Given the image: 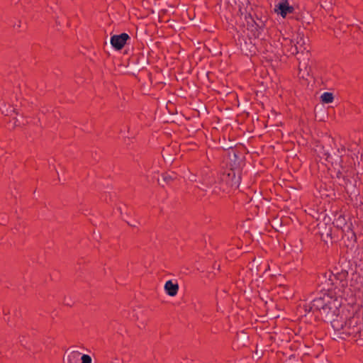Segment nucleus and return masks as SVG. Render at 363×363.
<instances>
[{
  "label": "nucleus",
  "mask_w": 363,
  "mask_h": 363,
  "mask_svg": "<svg viewBox=\"0 0 363 363\" xmlns=\"http://www.w3.org/2000/svg\"><path fill=\"white\" fill-rule=\"evenodd\" d=\"M344 263L338 262L337 266L318 275V286L320 294H327L333 298L342 296L350 285L348 279L349 269L352 270L350 260H345Z\"/></svg>",
  "instance_id": "nucleus-1"
},
{
  "label": "nucleus",
  "mask_w": 363,
  "mask_h": 363,
  "mask_svg": "<svg viewBox=\"0 0 363 363\" xmlns=\"http://www.w3.org/2000/svg\"><path fill=\"white\" fill-rule=\"evenodd\" d=\"M325 298L327 304L325 307V311H323V322H330L333 332H339L345 325L347 315H349L348 306L342 307L337 298L327 295Z\"/></svg>",
  "instance_id": "nucleus-2"
},
{
  "label": "nucleus",
  "mask_w": 363,
  "mask_h": 363,
  "mask_svg": "<svg viewBox=\"0 0 363 363\" xmlns=\"http://www.w3.org/2000/svg\"><path fill=\"white\" fill-rule=\"evenodd\" d=\"M326 296L327 294H318L309 303H305L303 307L299 306L300 313H302V310L303 312L301 317L304 323L313 324L323 322V311H325V307L327 304Z\"/></svg>",
  "instance_id": "nucleus-3"
},
{
  "label": "nucleus",
  "mask_w": 363,
  "mask_h": 363,
  "mask_svg": "<svg viewBox=\"0 0 363 363\" xmlns=\"http://www.w3.org/2000/svg\"><path fill=\"white\" fill-rule=\"evenodd\" d=\"M247 18V29L255 38H262V34L266 30V23L269 18L267 11L264 13L261 9H256L252 10V14H248Z\"/></svg>",
  "instance_id": "nucleus-4"
},
{
  "label": "nucleus",
  "mask_w": 363,
  "mask_h": 363,
  "mask_svg": "<svg viewBox=\"0 0 363 363\" xmlns=\"http://www.w3.org/2000/svg\"><path fill=\"white\" fill-rule=\"evenodd\" d=\"M240 179L241 177H237L235 169L232 168L218 173V186L213 187L212 192L218 194L220 191L228 193L231 189H237Z\"/></svg>",
  "instance_id": "nucleus-5"
},
{
  "label": "nucleus",
  "mask_w": 363,
  "mask_h": 363,
  "mask_svg": "<svg viewBox=\"0 0 363 363\" xmlns=\"http://www.w3.org/2000/svg\"><path fill=\"white\" fill-rule=\"evenodd\" d=\"M335 223L320 222L316 225L318 233H316L320 238V240L324 242V245L329 247L334 243H337L342 240V232L339 229H334Z\"/></svg>",
  "instance_id": "nucleus-6"
},
{
  "label": "nucleus",
  "mask_w": 363,
  "mask_h": 363,
  "mask_svg": "<svg viewBox=\"0 0 363 363\" xmlns=\"http://www.w3.org/2000/svg\"><path fill=\"white\" fill-rule=\"evenodd\" d=\"M358 174V172H350L347 175L345 176V179L343 178L342 187L351 199H352V196L359 195V188L362 186Z\"/></svg>",
  "instance_id": "nucleus-7"
},
{
  "label": "nucleus",
  "mask_w": 363,
  "mask_h": 363,
  "mask_svg": "<svg viewBox=\"0 0 363 363\" xmlns=\"http://www.w3.org/2000/svg\"><path fill=\"white\" fill-rule=\"evenodd\" d=\"M334 164L350 172H358L356 169V165L357 164L359 166V162L358 160V155L353 152L352 150H347V152L345 155L335 157Z\"/></svg>",
  "instance_id": "nucleus-8"
},
{
  "label": "nucleus",
  "mask_w": 363,
  "mask_h": 363,
  "mask_svg": "<svg viewBox=\"0 0 363 363\" xmlns=\"http://www.w3.org/2000/svg\"><path fill=\"white\" fill-rule=\"evenodd\" d=\"M361 328L349 327L345 323L339 332L333 333V340L340 342V341H355Z\"/></svg>",
  "instance_id": "nucleus-9"
},
{
  "label": "nucleus",
  "mask_w": 363,
  "mask_h": 363,
  "mask_svg": "<svg viewBox=\"0 0 363 363\" xmlns=\"http://www.w3.org/2000/svg\"><path fill=\"white\" fill-rule=\"evenodd\" d=\"M359 304L348 305L349 315H347V323L349 327L362 328L363 326V312L361 313L360 308Z\"/></svg>",
  "instance_id": "nucleus-10"
},
{
  "label": "nucleus",
  "mask_w": 363,
  "mask_h": 363,
  "mask_svg": "<svg viewBox=\"0 0 363 363\" xmlns=\"http://www.w3.org/2000/svg\"><path fill=\"white\" fill-rule=\"evenodd\" d=\"M314 152L320 160H325L326 162H330L332 165L334 164V159L330 152L333 150L331 145L323 140H317L313 148Z\"/></svg>",
  "instance_id": "nucleus-11"
},
{
  "label": "nucleus",
  "mask_w": 363,
  "mask_h": 363,
  "mask_svg": "<svg viewBox=\"0 0 363 363\" xmlns=\"http://www.w3.org/2000/svg\"><path fill=\"white\" fill-rule=\"evenodd\" d=\"M354 270L351 274L350 286L354 291H360L363 289V262L357 264L354 261Z\"/></svg>",
  "instance_id": "nucleus-12"
},
{
  "label": "nucleus",
  "mask_w": 363,
  "mask_h": 363,
  "mask_svg": "<svg viewBox=\"0 0 363 363\" xmlns=\"http://www.w3.org/2000/svg\"><path fill=\"white\" fill-rule=\"evenodd\" d=\"M315 185L321 199H327L328 202L337 199L334 184L332 182L326 183L320 181Z\"/></svg>",
  "instance_id": "nucleus-13"
},
{
  "label": "nucleus",
  "mask_w": 363,
  "mask_h": 363,
  "mask_svg": "<svg viewBox=\"0 0 363 363\" xmlns=\"http://www.w3.org/2000/svg\"><path fill=\"white\" fill-rule=\"evenodd\" d=\"M130 40L131 38L128 33H121L111 35L110 39L108 40V43L114 50L121 51L125 45H130Z\"/></svg>",
  "instance_id": "nucleus-14"
},
{
  "label": "nucleus",
  "mask_w": 363,
  "mask_h": 363,
  "mask_svg": "<svg viewBox=\"0 0 363 363\" xmlns=\"http://www.w3.org/2000/svg\"><path fill=\"white\" fill-rule=\"evenodd\" d=\"M290 18L301 22L304 28H306L307 26L311 25L314 21L311 13L306 9L300 10L298 5L295 9L294 13L290 16Z\"/></svg>",
  "instance_id": "nucleus-15"
},
{
  "label": "nucleus",
  "mask_w": 363,
  "mask_h": 363,
  "mask_svg": "<svg viewBox=\"0 0 363 363\" xmlns=\"http://www.w3.org/2000/svg\"><path fill=\"white\" fill-rule=\"evenodd\" d=\"M296 6L291 5L289 0H279L275 4L274 11L279 16L286 18L289 15L294 13Z\"/></svg>",
  "instance_id": "nucleus-16"
},
{
  "label": "nucleus",
  "mask_w": 363,
  "mask_h": 363,
  "mask_svg": "<svg viewBox=\"0 0 363 363\" xmlns=\"http://www.w3.org/2000/svg\"><path fill=\"white\" fill-rule=\"evenodd\" d=\"M236 45L240 50L241 52L247 56H252L256 52V47L253 45L249 39V42H247L243 35H238V40H235Z\"/></svg>",
  "instance_id": "nucleus-17"
},
{
  "label": "nucleus",
  "mask_w": 363,
  "mask_h": 363,
  "mask_svg": "<svg viewBox=\"0 0 363 363\" xmlns=\"http://www.w3.org/2000/svg\"><path fill=\"white\" fill-rule=\"evenodd\" d=\"M228 23V30L235 31L239 33L240 31L245 32V19L231 13L230 16H225Z\"/></svg>",
  "instance_id": "nucleus-18"
},
{
  "label": "nucleus",
  "mask_w": 363,
  "mask_h": 363,
  "mask_svg": "<svg viewBox=\"0 0 363 363\" xmlns=\"http://www.w3.org/2000/svg\"><path fill=\"white\" fill-rule=\"evenodd\" d=\"M201 183L206 188H211L218 186V173L207 170L201 172Z\"/></svg>",
  "instance_id": "nucleus-19"
},
{
  "label": "nucleus",
  "mask_w": 363,
  "mask_h": 363,
  "mask_svg": "<svg viewBox=\"0 0 363 363\" xmlns=\"http://www.w3.org/2000/svg\"><path fill=\"white\" fill-rule=\"evenodd\" d=\"M150 61L149 57L145 55L143 52H138L132 54L128 60L127 65H135V67L139 66H145L150 64Z\"/></svg>",
  "instance_id": "nucleus-20"
},
{
  "label": "nucleus",
  "mask_w": 363,
  "mask_h": 363,
  "mask_svg": "<svg viewBox=\"0 0 363 363\" xmlns=\"http://www.w3.org/2000/svg\"><path fill=\"white\" fill-rule=\"evenodd\" d=\"M162 69L156 67L155 74L152 76V72H147V78L150 83L151 86L155 88H158L160 85L164 86L168 82V79H162Z\"/></svg>",
  "instance_id": "nucleus-21"
},
{
  "label": "nucleus",
  "mask_w": 363,
  "mask_h": 363,
  "mask_svg": "<svg viewBox=\"0 0 363 363\" xmlns=\"http://www.w3.org/2000/svg\"><path fill=\"white\" fill-rule=\"evenodd\" d=\"M347 230L345 232V237L342 239L344 240L345 246L350 250H354V247L358 245L357 238L354 230L350 226L347 225Z\"/></svg>",
  "instance_id": "nucleus-22"
},
{
  "label": "nucleus",
  "mask_w": 363,
  "mask_h": 363,
  "mask_svg": "<svg viewBox=\"0 0 363 363\" xmlns=\"http://www.w3.org/2000/svg\"><path fill=\"white\" fill-rule=\"evenodd\" d=\"M298 77L301 79L303 81L305 82L304 84H306L307 86H309L310 83L312 82L311 84V89L313 86V84L318 82L315 79V77L313 76V74L312 73V68L311 67H306L304 70H302L300 67L298 69Z\"/></svg>",
  "instance_id": "nucleus-23"
},
{
  "label": "nucleus",
  "mask_w": 363,
  "mask_h": 363,
  "mask_svg": "<svg viewBox=\"0 0 363 363\" xmlns=\"http://www.w3.org/2000/svg\"><path fill=\"white\" fill-rule=\"evenodd\" d=\"M82 354L74 350V346L70 347L65 351L63 362L64 363H79Z\"/></svg>",
  "instance_id": "nucleus-24"
},
{
  "label": "nucleus",
  "mask_w": 363,
  "mask_h": 363,
  "mask_svg": "<svg viewBox=\"0 0 363 363\" xmlns=\"http://www.w3.org/2000/svg\"><path fill=\"white\" fill-rule=\"evenodd\" d=\"M283 48V53L286 55H296L299 53L297 44H294L293 40L289 38H284V43H281Z\"/></svg>",
  "instance_id": "nucleus-25"
},
{
  "label": "nucleus",
  "mask_w": 363,
  "mask_h": 363,
  "mask_svg": "<svg viewBox=\"0 0 363 363\" xmlns=\"http://www.w3.org/2000/svg\"><path fill=\"white\" fill-rule=\"evenodd\" d=\"M248 6H250V2L249 0H241L240 3L238 4V10L236 11L234 15L242 18L244 16V19L247 22V16L248 14H252V8L250 7V10L248 11Z\"/></svg>",
  "instance_id": "nucleus-26"
},
{
  "label": "nucleus",
  "mask_w": 363,
  "mask_h": 363,
  "mask_svg": "<svg viewBox=\"0 0 363 363\" xmlns=\"http://www.w3.org/2000/svg\"><path fill=\"white\" fill-rule=\"evenodd\" d=\"M233 159L231 160L232 162V169H242L245 165V156L243 154L240 153L239 151H233Z\"/></svg>",
  "instance_id": "nucleus-27"
},
{
  "label": "nucleus",
  "mask_w": 363,
  "mask_h": 363,
  "mask_svg": "<svg viewBox=\"0 0 363 363\" xmlns=\"http://www.w3.org/2000/svg\"><path fill=\"white\" fill-rule=\"evenodd\" d=\"M165 293L169 296H175L179 290V284L177 280H168L164 284Z\"/></svg>",
  "instance_id": "nucleus-28"
},
{
  "label": "nucleus",
  "mask_w": 363,
  "mask_h": 363,
  "mask_svg": "<svg viewBox=\"0 0 363 363\" xmlns=\"http://www.w3.org/2000/svg\"><path fill=\"white\" fill-rule=\"evenodd\" d=\"M127 67H128V70L132 71L129 74L134 76L139 82L142 80V75L143 74H145L147 76V72H150L145 67V66L135 67V65H127Z\"/></svg>",
  "instance_id": "nucleus-29"
},
{
  "label": "nucleus",
  "mask_w": 363,
  "mask_h": 363,
  "mask_svg": "<svg viewBox=\"0 0 363 363\" xmlns=\"http://www.w3.org/2000/svg\"><path fill=\"white\" fill-rule=\"evenodd\" d=\"M176 179V177H173L168 172H164L161 174V177L157 179V182L159 185L162 186V187L164 186V184H171L172 182L174 181Z\"/></svg>",
  "instance_id": "nucleus-30"
},
{
  "label": "nucleus",
  "mask_w": 363,
  "mask_h": 363,
  "mask_svg": "<svg viewBox=\"0 0 363 363\" xmlns=\"http://www.w3.org/2000/svg\"><path fill=\"white\" fill-rule=\"evenodd\" d=\"M335 223L334 229H339L342 232V238L345 237V230L342 228L343 226L347 225V222L345 219V216L340 214L337 219L333 221Z\"/></svg>",
  "instance_id": "nucleus-31"
},
{
  "label": "nucleus",
  "mask_w": 363,
  "mask_h": 363,
  "mask_svg": "<svg viewBox=\"0 0 363 363\" xmlns=\"http://www.w3.org/2000/svg\"><path fill=\"white\" fill-rule=\"evenodd\" d=\"M350 172L349 170H346L343 169L342 167H339L337 169L335 167H334V174H331V177L333 179L336 178L337 179H340L342 177H345V175H347Z\"/></svg>",
  "instance_id": "nucleus-32"
},
{
  "label": "nucleus",
  "mask_w": 363,
  "mask_h": 363,
  "mask_svg": "<svg viewBox=\"0 0 363 363\" xmlns=\"http://www.w3.org/2000/svg\"><path fill=\"white\" fill-rule=\"evenodd\" d=\"M238 142L235 141L234 138H232L230 137L228 138V143H221V148L223 151H226L228 150H232L233 151L235 150V148L236 147Z\"/></svg>",
  "instance_id": "nucleus-33"
},
{
  "label": "nucleus",
  "mask_w": 363,
  "mask_h": 363,
  "mask_svg": "<svg viewBox=\"0 0 363 363\" xmlns=\"http://www.w3.org/2000/svg\"><path fill=\"white\" fill-rule=\"evenodd\" d=\"M334 94L332 92H324L320 96V101L322 104H330L334 100Z\"/></svg>",
  "instance_id": "nucleus-34"
},
{
  "label": "nucleus",
  "mask_w": 363,
  "mask_h": 363,
  "mask_svg": "<svg viewBox=\"0 0 363 363\" xmlns=\"http://www.w3.org/2000/svg\"><path fill=\"white\" fill-rule=\"evenodd\" d=\"M354 249V258L357 260H359L360 263L363 259V247H359V244L357 245Z\"/></svg>",
  "instance_id": "nucleus-35"
},
{
  "label": "nucleus",
  "mask_w": 363,
  "mask_h": 363,
  "mask_svg": "<svg viewBox=\"0 0 363 363\" xmlns=\"http://www.w3.org/2000/svg\"><path fill=\"white\" fill-rule=\"evenodd\" d=\"M303 34L301 36L297 37L296 44L298 45V50L301 52H303L304 50H306V48L305 47V42H304V38Z\"/></svg>",
  "instance_id": "nucleus-36"
},
{
  "label": "nucleus",
  "mask_w": 363,
  "mask_h": 363,
  "mask_svg": "<svg viewBox=\"0 0 363 363\" xmlns=\"http://www.w3.org/2000/svg\"><path fill=\"white\" fill-rule=\"evenodd\" d=\"M272 228H274L277 231H285L284 225L281 220L279 219H276L274 222V225Z\"/></svg>",
  "instance_id": "nucleus-37"
},
{
  "label": "nucleus",
  "mask_w": 363,
  "mask_h": 363,
  "mask_svg": "<svg viewBox=\"0 0 363 363\" xmlns=\"http://www.w3.org/2000/svg\"><path fill=\"white\" fill-rule=\"evenodd\" d=\"M236 145L237 146L235 148V151H239V152L243 154V155L249 152L247 148L245 146L243 143H237Z\"/></svg>",
  "instance_id": "nucleus-38"
},
{
  "label": "nucleus",
  "mask_w": 363,
  "mask_h": 363,
  "mask_svg": "<svg viewBox=\"0 0 363 363\" xmlns=\"http://www.w3.org/2000/svg\"><path fill=\"white\" fill-rule=\"evenodd\" d=\"M361 187L359 188V195L357 196H352V199L355 201L356 205L363 204V191L361 192Z\"/></svg>",
  "instance_id": "nucleus-39"
},
{
  "label": "nucleus",
  "mask_w": 363,
  "mask_h": 363,
  "mask_svg": "<svg viewBox=\"0 0 363 363\" xmlns=\"http://www.w3.org/2000/svg\"><path fill=\"white\" fill-rule=\"evenodd\" d=\"M1 113L3 114H4L5 116H12V113H14L16 115H18V112L16 111V109L11 105L8 106V108L6 111L1 110Z\"/></svg>",
  "instance_id": "nucleus-40"
},
{
  "label": "nucleus",
  "mask_w": 363,
  "mask_h": 363,
  "mask_svg": "<svg viewBox=\"0 0 363 363\" xmlns=\"http://www.w3.org/2000/svg\"><path fill=\"white\" fill-rule=\"evenodd\" d=\"M356 344L359 346L363 347V326L360 329V332L358 333L357 339L355 338Z\"/></svg>",
  "instance_id": "nucleus-41"
},
{
  "label": "nucleus",
  "mask_w": 363,
  "mask_h": 363,
  "mask_svg": "<svg viewBox=\"0 0 363 363\" xmlns=\"http://www.w3.org/2000/svg\"><path fill=\"white\" fill-rule=\"evenodd\" d=\"M253 261H256L255 264V268L254 271L257 272V274H259V272L261 271V266H262V259L259 258L256 260L255 257L254 258Z\"/></svg>",
  "instance_id": "nucleus-42"
},
{
  "label": "nucleus",
  "mask_w": 363,
  "mask_h": 363,
  "mask_svg": "<svg viewBox=\"0 0 363 363\" xmlns=\"http://www.w3.org/2000/svg\"><path fill=\"white\" fill-rule=\"evenodd\" d=\"M91 357L89 354H82L79 363H91Z\"/></svg>",
  "instance_id": "nucleus-43"
},
{
  "label": "nucleus",
  "mask_w": 363,
  "mask_h": 363,
  "mask_svg": "<svg viewBox=\"0 0 363 363\" xmlns=\"http://www.w3.org/2000/svg\"><path fill=\"white\" fill-rule=\"evenodd\" d=\"M257 347H258V345L257 344L256 345V350L255 351L254 357L256 358V359H260L264 356V352L263 351H260V350L258 351L257 350Z\"/></svg>",
  "instance_id": "nucleus-44"
},
{
  "label": "nucleus",
  "mask_w": 363,
  "mask_h": 363,
  "mask_svg": "<svg viewBox=\"0 0 363 363\" xmlns=\"http://www.w3.org/2000/svg\"><path fill=\"white\" fill-rule=\"evenodd\" d=\"M354 29L355 30L353 31L354 37L355 35L363 37V28L362 27L355 28Z\"/></svg>",
  "instance_id": "nucleus-45"
},
{
  "label": "nucleus",
  "mask_w": 363,
  "mask_h": 363,
  "mask_svg": "<svg viewBox=\"0 0 363 363\" xmlns=\"http://www.w3.org/2000/svg\"><path fill=\"white\" fill-rule=\"evenodd\" d=\"M194 107H196V108L198 107L199 110L200 111H201V112H207V113H208V107H207V106L206 104H201L199 105L196 104L194 106Z\"/></svg>",
  "instance_id": "nucleus-46"
},
{
  "label": "nucleus",
  "mask_w": 363,
  "mask_h": 363,
  "mask_svg": "<svg viewBox=\"0 0 363 363\" xmlns=\"http://www.w3.org/2000/svg\"><path fill=\"white\" fill-rule=\"evenodd\" d=\"M166 108H167V109H169L167 106H166ZM168 111H169V113L172 115V118H173L172 122H175L176 121H179V117L177 115V111L175 113L171 111L170 110H168Z\"/></svg>",
  "instance_id": "nucleus-47"
},
{
  "label": "nucleus",
  "mask_w": 363,
  "mask_h": 363,
  "mask_svg": "<svg viewBox=\"0 0 363 363\" xmlns=\"http://www.w3.org/2000/svg\"><path fill=\"white\" fill-rule=\"evenodd\" d=\"M315 115L318 113H320V112H324V106H323V104H321V105H316L315 107Z\"/></svg>",
  "instance_id": "nucleus-48"
},
{
  "label": "nucleus",
  "mask_w": 363,
  "mask_h": 363,
  "mask_svg": "<svg viewBox=\"0 0 363 363\" xmlns=\"http://www.w3.org/2000/svg\"><path fill=\"white\" fill-rule=\"evenodd\" d=\"M169 27L172 28V29H174V30H177L181 28L179 24H178L175 21H172L171 22Z\"/></svg>",
  "instance_id": "nucleus-49"
},
{
  "label": "nucleus",
  "mask_w": 363,
  "mask_h": 363,
  "mask_svg": "<svg viewBox=\"0 0 363 363\" xmlns=\"http://www.w3.org/2000/svg\"><path fill=\"white\" fill-rule=\"evenodd\" d=\"M63 304L65 306H69V307H72L74 305V302L71 299L67 300V298H64V301H63Z\"/></svg>",
  "instance_id": "nucleus-50"
},
{
  "label": "nucleus",
  "mask_w": 363,
  "mask_h": 363,
  "mask_svg": "<svg viewBox=\"0 0 363 363\" xmlns=\"http://www.w3.org/2000/svg\"><path fill=\"white\" fill-rule=\"evenodd\" d=\"M247 333L245 332V331H242V335L240 337V342H244L246 341V339H247Z\"/></svg>",
  "instance_id": "nucleus-51"
},
{
  "label": "nucleus",
  "mask_w": 363,
  "mask_h": 363,
  "mask_svg": "<svg viewBox=\"0 0 363 363\" xmlns=\"http://www.w3.org/2000/svg\"><path fill=\"white\" fill-rule=\"evenodd\" d=\"M301 189V186H298V187L294 186H289V189L291 191L297 192L298 190H300Z\"/></svg>",
  "instance_id": "nucleus-52"
},
{
  "label": "nucleus",
  "mask_w": 363,
  "mask_h": 363,
  "mask_svg": "<svg viewBox=\"0 0 363 363\" xmlns=\"http://www.w3.org/2000/svg\"><path fill=\"white\" fill-rule=\"evenodd\" d=\"M233 113V108L231 107H227L225 109V116H228V115H230Z\"/></svg>",
  "instance_id": "nucleus-53"
},
{
  "label": "nucleus",
  "mask_w": 363,
  "mask_h": 363,
  "mask_svg": "<svg viewBox=\"0 0 363 363\" xmlns=\"http://www.w3.org/2000/svg\"><path fill=\"white\" fill-rule=\"evenodd\" d=\"M262 194V191H259V193H255V195L254 196L252 199L255 201H257L260 199Z\"/></svg>",
  "instance_id": "nucleus-54"
},
{
  "label": "nucleus",
  "mask_w": 363,
  "mask_h": 363,
  "mask_svg": "<svg viewBox=\"0 0 363 363\" xmlns=\"http://www.w3.org/2000/svg\"><path fill=\"white\" fill-rule=\"evenodd\" d=\"M325 117H327V114H325L324 112H320L319 113V121H324Z\"/></svg>",
  "instance_id": "nucleus-55"
},
{
  "label": "nucleus",
  "mask_w": 363,
  "mask_h": 363,
  "mask_svg": "<svg viewBox=\"0 0 363 363\" xmlns=\"http://www.w3.org/2000/svg\"><path fill=\"white\" fill-rule=\"evenodd\" d=\"M4 320L6 322L7 325H9L10 327L14 325V324H12L11 323L9 317H8V318L4 317Z\"/></svg>",
  "instance_id": "nucleus-56"
},
{
  "label": "nucleus",
  "mask_w": 363,
  "mask_h": 363,
  "mask_svg": "<svg viewBox=\"0 0 363 363\" xmlns=\"http://www.w3.org/2000/svg\"><path fill=\"white\" fill-rule=\"evenodd\" d=\"M164 159L169 161V162H172L173 161V159H172V157L169 155H166V156H163Z\"/></svg>",
  "instance_id": "nucleus-57"
},
{
  "label": "nucleus",
  "mask_w": 363,
  "mask_h": 363,
  "mask_svg": "<svg viewBox=\"0 0 363 363\" xmlns=\"http://www.w3.org/2000/svg\"><path fill=\"white\" fill-rule=\"evenodd\" d=\"M264 235V233L262 232H259V230H257L255 233V236L257 238H259L260 235Z\"/></svg>",
  "instance_id": "nucleus-58"
},
{
  "label": "nucleus",
  "mask_w": 363,
  "mask_h": 363,
  "mask_svg": "<svg viewBox=\"0 0 363 363\" xmlns=\"http://www.w3.org/2000/svg\"><path fill=\"white\" fill-rule=\"evenodd\" d=\"M213 269H216L217 268L218 270L220 269V264L217 263V262H214L213 264Z\"/></svg>",
  "instance_id": "nucleus-59"
},
{
  "label": "nucleus",
  "mask_w": 363,
  "mask_h": 363,
  "mask_svg": "<svg viewBox=\"0 0 363 363\" xmlns=\"http://www.w3.org/2000/svg\"><path fill=\"white\" fill-rule=\"evenodd\" d=\"M270 269V267H269V264H266V267L264 269V274L267 272V271L269 270Z\"/></svg>",
  "instance_id": "nucleus-60"
},
{
  "label": "nucleus",
  "mask_w": 363,
  "mask_h": 363,
  "mask_svg": "<svg viewBox=\"0 0 363 363\" xmlns=\"http://www.w3.org/2000/svg\"><path fill=\"white\" fill-rule=\"evenodd\" d=\"M343 178H344V177H342V179H338L337 184H338V185H339V186H342V184H343V183H342V182H343Z\"/></svg>",
  "instance_id": "nucleus-61"
},
{
  "label": "nucleus",
  "mask_w": 363,
  "mask_h": 363,
  "mask_svg": "<svg viewBox=\"0 0 363 363\" xmlns=\"http://www.w3.org/2000/svg\"><path fill=\"white\" fill-rule=\"evenodd\" d=\"M247 137H248V135H246V136L243 139H242L240 141H239L238 143H243L246 142Z\"/></svg>",
  "instance_id": "nucleus-62"
},
{
  "label": "nucleus",
  "mask_w": 363,
  "mask_h": 363,
  "mask_svg": "<svg viewBox=\"0 0 363 363\" xmlns=\"http://www.w3.org/2000/svg\"><path fill=\"white\" fill-rule=\"evenodd\" d=\"M225 141H226V138H225V135H223V138H222V141H221V140H220V139L219 140V142H220V143H225Z\"/></svg>",
  "instance_id": "nucleus-63"
},
{
  "label": "nucleus",
  "mask_w": 363,
  "mask_h": 363,
  "mask_svg": "<svg viewBox=\"0 0 363 363\" xmlns=\"http://www.w3.org/2000/svg\"><path fill=\"white\" fill-rule=\"evenodd\" d=\"M18 314H20V312H19V311H16L14 312V315H15L16 316H17Z\"/></svg>",
  "instance_id": "nucleus-64"
}]
</instances>
